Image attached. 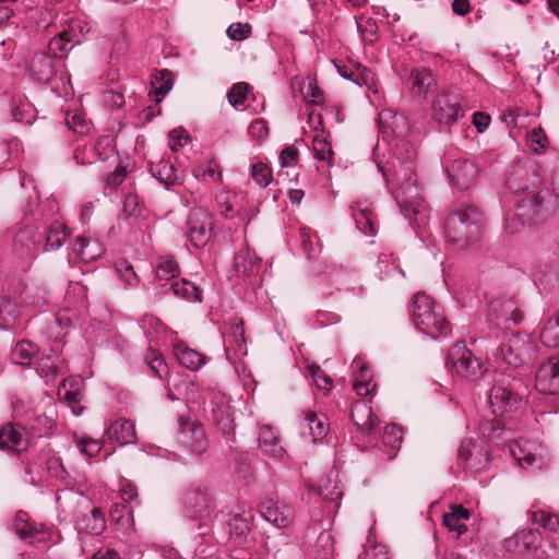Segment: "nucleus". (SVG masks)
I'll return each mask as SVG.
<instances>
[{"instance_id":"f257e3e1","label":"nucleus","mask_w":559,"mask_h":559,"mask_svg":"<svg viewBox=\"0 0 559 559\" xmlns=\"http://www.w3.org/2000/svg\"><path fill=\"white\" fill-rule=\"evenodd\" d=\"M483 218L476 207L464 206L450 215L444 225L449 243L456 249H465L480 237Z\"/></svg>"},{"instance_id":"f03ea898","label":"nucleus","mask_w":559,"mask_h":559,"mask_svg":"<svg viewBox=\"0 0 559 559\" xmlns=\"http://www.w3.org/2000/svg\"><path fill=\"white\" fill-rule=\"evenodd\" d=\"M412 317L416 329L432 338L447 335L449 332V323L441 306L425 294L414 296Z\"/></svg>"},{"instance_id":"7ed1b4c3","label":"nucleus","mask_w":559,"mask_h":559,"mask_svg":"<svg viewBox=\"0 0 559 559\" xmlns=\"http://www.w3.org/2000/svg\"><path fill=\"white\" fill-rule=\"evenodd\" d=\"M175 439L179 447L198 456L204 454L209 449V440L204 427L194 417H178Z\"/></svg>"},{"instance_id":"20e7f679","label":"nucleus","mask_w":559,"mask_h":559,"mask_svg":"<svg viewBox=\"0 0 559 559\" xmlns=\"http://www.w3.org/2000/svg\"><path fill=\"white\" fill-rule=\"evenodd\" d=\"M445 364L452 373L468 380L477 379L483 374V364L472 354L464 342H457L452 346Z\"/></svg>"},{"instance_id":"39448f33","label":"nucleus","mask_w":559,"mask_h":559,"mask_svg":"<svg viewBox=\"0 0 559 559\" xmlns=\"http://www.w3.org/2000/svg\"><path fill=\"white\" fill-rule=\"evenodd\" d=\"M536 344L525 334H514L501 346L502 360L512 367H522L536 357Z\"/></svg>"},{"instance_id":"423d86ee","label":"nucleus","mask_w":559,"mask_h":559,"mask_svg":"<svg viewBox=\"0 0 559 559\" xmlns=\"http://www.w3.org/2000/svg\"><path fill=\"white\" fill-rule=\"evenodd\" d=\"M460 464L472 472H484L489 468L491 459L490 450L480 439H465L459 449Z\"/></svg>"},{"instance_id":"0eeeda50","label":"nucleus","mask_w":559,"mask_h":559,"mask_svg":"<svg viewBox=\"0 0 559 559\" xmlns=\"http://www.w3.org/2000/svg\"><path fill=\"white\" fill-rule=\"evenodd\" d=\"M262 519L276 528H287L295 520L294 508L277 497L266 498L259 508Z\"/></svg>"},{"instance_id":"6e6552de","label":"nucleus","mask_w":559,"mask_h":559,"mask_svg":"<svg viewBox=\"0 0 559 559\" xmlns=\"http://www.w3.org/2000/svg\"><path fill=\"white\" fill-rule=\"evenodd\" d=\"M510 452L522 467L536 466L542 469L549 464L548 452L542 444L534 441H515L511 444Z\"/></svg>"},{"instance_id":"1a4fd4ad","label":"nucleus","mask_w":559,"mask_h":559,"mask_svg":"<svg viewBox=\"0 0 559 559\" xmlns=\"http://www.w3.org/2000/svg\"><path fill=\"white\" fill-rule=\"evenodd\" d=\"M213 217L203 207H193L187 219V230L194 247H204L211 238Z\"/></svg>"},{"instance_id":"9d476101","label":"nucleus","mask_w":559,"mask_h":559,"mask_svg":"<svg viewBox=\"0 0 559 559\" xmlns=\"http://www.w3.org/2000/svg\"><path fill=\"white\" fill-rule=\"evenodd\" d=\"M15 534L27 544L46 542L50 537L48 527L43 523H36L24 511H19L13 521Z\"/></svg>"},{"instance_id":"9b49d317","label":"nucleus","mask_w":559,"mask_h":559,"mask_svg":"<svg viewBox=\"0 0 559 559\" xmlns=\"http://www.w3.org/2000/svg\"><path fill=\"white\" fill-rule=\"evenodd\" d=\"M182 508L187 518L204 520L210 515L211 498L205 489L195 487L182 495Z\"/></svg>"},{"instance_id":"f8f14e48","label":"nucleus","mask_w":559,"mask_h":559,"mask_svg":"<svg viewBox=\"0 0 559 559\" xmlns=\"http://www.w3.org/2000/svg\"><path fill=\"white\" fill-rule=\"evenodd\" d=\"M521 403L518 394L509 389L496 385L489 394V408L495 419L503 418L516 411Z\"/></svg>"},{"instance_id":"ddd939ff","label":"nucleus","mask_w":559,"mask_h":559,"mask_svg":"<svg viewBox=\"0 0 559 559\" xmlns=\"http://www.w3.org/2000/svg\"><path fill=\"white\" fill-rule=\"evenodd\" d=\"M432 116L440 124L449 126L464 116L455 95L440 94L432 104Z\"/></svg>"},{"instance_id":"4468645a","label":"nucleus","mask_w":559,"mask_h":559,"mask_svg":"<svg viewBox=\"0 0 559 559\" xmlns=\"http://www.w3.org/2000/svg\"><path fill=\"white\" fill-rule=\"evenodd\" d=\"M543 543V536L538 531L522 530L506 540V547H511L519 554L535 555L537 557H546L547 552L539 550Z\"/></svg>"},{"instance_id":"2eb2a0df","label":"nucleus","mask_w":559,"mask_h":559,"mask_svg":"<svg viewBox=\"0 0 559 559\" xmlns=\"http://www.w3.org/2000/svg\"><path fill=\"white\" fill-rule=\"evenodd\" d=\"M535 386L543 394H559V356L549 357L539 366Z\"/></svg>"},{"instance_id":"dca6fc26","label":"nucleus","mask_w":559,"mask_h":559,"mask_svg":"<svg viewBox=\"0 0 559 559\" xmlns=\"http://www.w3.org/2000/svg\"><path fill=\"white\" fill-rule=\"evenodd\" d=\"M27 445V432L23 426L8 423L0 427V450L20 453L26 450Z\"/></svg>"},{"instance_id":"f3484780","label":"nucleus","mask_w":559,"mask_h":559,"mask_svg":"<svg viewBox=\"0 0 559 559\" xmlns=\"http://www.w3.org/2000/svg\"><path fill=\"white\" fill-rule=\"evenodd\" d=\"M437 82L432 73L425 69H414L407 79V86L415 97L426 99L436 88Z\"/></svg>"},{"instance_id":"a211bd4d","label":"nucleus","mask_w":559,"mask_h":559,"mask_svg":"<svg viewBox=\"0 0 559 559\" xmlns=\"http://www.w3.org/2000/svg\"><path fill=\"white\" fill-rule=\"evenodd\" d=\"M350 418L358 429L368 433L378 430L380 426V419L373 414L371 405L366 401L353 403Z\"/></svg>"},{"instance_id":"6ab92c4d","label":"nucleus","mask_w":559,"mask_h":559,"mask_svg":"<svg viewBox=\"0 0 559 559\" xmlns=\"http://www.w3.org/2000/svg\"><path fill=\"white\" fill-rule=\"evenodd\" d=\"M478 169L469 160H455L451 165L450 177L459 189H467L476 181Z\"/></svg>"},{"instance_id":"aec40b11","label":"nucleus","mask_w":559,"mask_h":559,"mask_svg":"<svg viewBox=\"0 0 559 559\" xmlns=\"http://www.w3.org/2000/svg\"><path fill=\"white\" fill-rule=\"evenodd\" d=\"M31 76L39 83H49L56 74V61L48 55L38 53L29 62Z\"/></svg>"},{"instance_id":"412c9836","label":"nucleus","mask_w":559,"mask_h":559,"mask_svg":"<svg viewBox=\"0 0 559 559\" xmlns=\"http://www.w3.org/2000/svg\"><path fill=\"white\" fill-rule=\"evenodd\" d=\"M106 433L110 440L117 441L120 445L132 444L136 441V432L134 424L124 418L115 420Z\"/></svg>"},{"instance_id":"4be33fe9","label":"nucleus","mask_w":559,"mask_h":559,"mask_svg":"<svg viewBox=\"0 0 559 559\" xmlns=\"http://www.w3.org/2000/svg\"><path fill=\"white\" fill-rule=\"evenodd\" d=\"M73 252L84 263H90L102 257L103 245L94 238L79 236L73 245Z\"/></svg>"},{"instance_id":"5701e85b","label":"nucleus","mask_w":559,"mask_h":559,"mask_svg":"<svg viewBox=\"0 0 559 559\" xmlns=\"http://www.w3.org/2000/svg\"><path fill=\"white\" fill-rule=\"evenodd\" d=\"M112 140L110 136H102L97 140L94 147L90 148V154L93 156H87L86 158L81 156V150L78 147L74 151L73 158L79 165L92 164L97 159H107L112 153Z\"/></svg>"},{"instance_id":"b1692460","label":"nucleus","mask_w":559,"mask_h":559,"mask_svg":"<svg viewBox=\"0 0 559 559\" xmlns=\"http://www.w3.org/2000/svg\"><path fill=\"white\" fill-rule=\"evenodd\" d=\"M76 527L91 535H100L106 528L103 511L99 508H93L90 513L83 514L76 520Z\"/></svg>"},{"instance_id":"393cba45","label":"nucleus","mask_w":559,"mask_h":559,"mask_svg":"<svg viewBox=\"0 0 559 559\" xmlns=\"http://www.w3.org/2000/svg\"><path fill=\"white\" fill-rule=\"evenodd\" d=\"M174 354L178 362L191 371H198L204 364L205 357L183 343L176 344Z\"/></svg>"},{"instance_id":"a878e982","label":"nucleus","mask_w":559,"mask_h":559,"mask_svg":"<svg viewBox=\"0 0 559 559\" xmlns=\"http://www.w3.org/2000/svg\"><path fill=\"white\" fill-rule=\"evenodd\" d=\"M469 511L462 504H454L448 513L443 515V524L450 531L456 532L459 535L466 532L465 522L469 519Z\"/></svg>"},{"instance_id":"bb28decb","label":"nucleus","mask_w":559,"mask_h":559,"mask_svg":"<svg viewBox=\"0 0 559 559\" xmlns=\"http://www.w3.org/2000/svg\"><path fill=\"white\" fill-rule=\"evenodd\" d=\"M110 520L117 530L123 534L134 531L133 511L124 503H116L110 510Z\"/></svg>"},{"instance_id":"cd10ccee","label":"nucleus","mask_w":559,"mask_h":559,"mask_svg":"<svg viewBox=\"0 0 559 559\" xmlns=\"http://www.w3.org/2000/svg\"><path fill=\"white\" fill-rule=\"evenodd\" d=\"M380 124L384 132L389 130L393 135H403L407 130L406 118L390 109L380 112Z\"/></svg>"},{"instance_id":"c85d7f7f","label":"nucleus","mask_w":559,"mask_h":559,"mask_svg":"<svg viewBox=\"0 0 559 559\" xmlns=\"http://www.w3.org/2000/svg\"><path fill=\"white\" fill-rule=\"evenodd\" d=\"M80 43V36L71 37L67 36L62 31L60 34L51 38L48 44V56H52L53 58L61 59L67 56L69 50L75 45Z\"/></svg>"},{"instance_id":"c756f323","label":"nucleus","mask_w":559,"mask_h":559,"mask_svg":"<svg viewBox=\"0 0 559 559\" xmlns=\"http://www.w3.org/2000/svg\"><path fill=\"white\" fill-rule=\"evenodd\" d=\"M305 420L307 421L313 443L321 442L329 431L326 417L323 414L308 411L305 413Z\"/></svg>"},{"instance_id":"7c9ffc66","label":"nucleus","mask_w":559,"mask_h":559,"mask_svg":"<svg viewBox=\"0 0 559 559\" xmlns=\"http://www.w3.org/2000/svg\"><path fill=\"white\" fill-rule=\"evenodd\" d=\"M259 447L260 449L274 457L282 456L284 449L281 447L277 438L275 437L270 426H262L259 430Z\"/></svg>"},{"instance_id":"2f4dec72","label":"nucleus","mask_w":559,"mask_h":559,"mask_svg":"<svg viewBox=\"0 0 559 559\" xmlns=\"http://www.w3.org/2000/svg\"><path fill=\"white\" fill-rule=\"evenodd\" d=\"M403 439V430L395 424H390L384 427L383 444L388 460H393L400 449Z\"/></svg>"},{"instance_id":"473e14b6","label":"nucleus","mask_w":559,"mask_h":559,"mask_svg":"<svg viewBox=\"0 0 559 559\" xmlns=\"http://www.w3.org/2000/svg\"><path fill=\"white\" fill-rule=\"evenodd\" d=\"M16 302L7 296H0V328L10 330L19 321Z\"/></svg>"},{"instance_id":"72a5a7b5","label":"nucleus","mask_w":559,"mask_h":559,"mask_svg":"<svg viewBox=\"0 0 559 559\" xmlns=\"http://www.w3.org/2000/svg\"><path fill=\"white\" fill-rule=\"evenodd\" d=\"M38 348L28 341H21L15 344L11 353V360L15 365L23 367L31 366Z\"/></svg>"},{"instance_id":"f704fd0d","label":"nucleus","mask_w":559,"mask_h":559,"mask_svg":"<svg viewBox=\"0 0 559 559\" xmlns=\"http://www.w3.org/2000/svg\"><path fill=\"white\" fill-rule=\"evenodd\" d=\"M353 388L357 395L367 396L376 389V383L367 365L359 366V372L356 376Z\"/></svg>"},{"instance_id":"c9c22d12","label":"nucleus","mask_w":559,"mask_h":559,"mask_svg":"<svg viewBox=\"0 0 559 559\" xmlns=\"http://www.w3.org/2000/svg\"><path fill=\"white\" fill-rule=\"evenodd\" d=\"M152 87L154 99L159 103L173 88L171 72L166 69L158 71L152 81Z\"/></svg>"},{"instance_id":"e433bc0d","label":"nucleus","mask_w":559,"mask_h":559,"mask_svg":"<svg viewBox=\"0 0 559 559\" xmlns=\"http://www.w3.org/2000/svg\"><path fill=\"white\" fill-rule=\"evenodd\" d=\"M68 236L69 231L64 224L52 223L47 230L45 251L60 248Z\"/></svg>"},{"instance_id":"4c0bfd02","label":"nucleus","mask_w":559,"mask_h":559,"mask_svg":"<svg viewBox=\"0 0 559 559\" xmlns=\"http://www.w3.org/2000/svg\"><path fill=\"white\" fill-rule=\"evenodd\" d=\"M81 378H69L63 380L62 386L59 389V395L69 404L74 405L81 401Z\"/></svg>"},{"instance_id":"58836bf2","label":"nucleus","mask_w":559,"mask_h":559,"mask_svg":"<svg viewBox=\"0 0 559 559\" xmlns=\"http://www.w3.org/2000/svg\"><path fill=\"white\" fill-rule=\"evenodd\" d=\"M15 239L19 243L25 246L29 252L36 253L41 237L37 227L25 226L19 231Z\"/></svg>"},{"instance_id":"ea45409f","label":"nucleus","mask_w":559,"mask_h":559,"mask_svg":"<svg viewBox=\"0 0 559 559\" xmlns=\"http://www.w3.org/2000/svg\"><path fill=\"white\" fill-rule=\"evenodd\" d=\"M313 156L316 159L326 162L329 166L333 165L334 153L331 143L321 134L314 135L312 140Z\"/></svg>"},{"instance_id":"a19ab883","label":"nucleus","mask_w":559,"mask_h":559,"mask_svg":"<svg viewBox=\"0 0 559 559\" xmlns=\"http://www.w3.org/2000/svg\"><path fill=\"white\" fill-rule=\"evenodd\" d=\"M115 271L118 277L128 287H135L139 285L140 280L138 274L135 273L133 265L126 259H119L115 262Z\"/></svg>"},{"instance_id":"79ce46f5","label":"nucleus","mask_w":559,"mask_h":559,"mask_svg":"<svg viewBox=\"0 0 559 559\" xmlns=\"http://www.w3.org/2000/svg\"><path fill=\"white\" fill-rule=\"evenodd\" d=\"M250 86L245 82L234 84L227 93L228 103L235 109H243Z\"/></svg>"},{"instance_id":"37998d69","label":"nucleus","mask_w":559,"mask_h":559,"mask_svg":"<svg viewBox=\"0 0 559 559\" xmlns=\"http://www.w3.org/2000/svg\"><path fill=\"white\" fill-rule=\"evenodd\" d=\"M542 343L549 347L556 348L559 346V318L549 320L540 332Z\"/></svg>"},{"instance_id":"c03bdc74","label":"nucleus","mask_w":559,"mask_h":559,"mask_svg":"<svg viewBox=\"0 0 559 559\" xmlns=\"http://www.w3.org/2000/svg\"><path fill=\"white\" fill-rule=\"evenodd\" d=\"M171 290L177 296L187 298L189 300H195L199 302L201 301L200 289L194 284L186 280H182L180 282H174L171 284Z\"/></svg>"},{"instance_id":"a18cd8bd","label":"nucleus","mask_w":559,"mask_h":559,"mask_svg":"<svg viewBox=\"0 0 559 559\" xmlns=\"http://www.w3.org/2000/svg\"><path fill=\"white\" fill-rule=\"evenodd\" d=\"M251 176L254 182L261 187L266 188L273 179V173L269 165L259 162L251 166Z\"/></svg>"},{"instance_id":"49530a36","label":"nucleus","mask_w":559,"mask_h":559,"mask_svg":"<svg viewBox=\"0 0 559 559\" xmlns=\"http://www.w3.org/2000/svg\"><path fill=\"white\" fill-rule=\"evenodd\" d=\"M532 522L534 524L540 525L544 528L559 532V516L548 513L542 510L532 512Z\"/></svg>"},{"instance_id":"de8ad7c7","label":"nucleus","mask_w":559,"mask_h":559,"mask_svg":"<svg viewBox=\"0 0 559 559\" xmlns=\"http://www.w3.org/2000/svg\"><path fill=\"white\" fill-rule=\"evenodd\" d=\"M237 194L229 191L219 192L215 200L219 210V214L225 218L231 217L230 213L234 211L235 203L237 202Z\"/></svg>"},{"instance_id":"09e8293b","label":"nucleus","mask_w":559,"mask_h":559,"mask_svg":"<svg viewBox=\"0 0 559 559\" xmlns=\"http://www.w3.org/2000/svg\"><path fill=\"white\" fill-rule=\"evenodd\" d=\"M156 277L170 280L179 274V266L173 258H163L156 266Z\"/></svg>"},{"instance_id":"8fccbe9b","label":"nucleus","mask_w":559,"mask_h":559,"mask_svg":"<svg viewBox=\"0 0 559 559\" xmlns=\"http://www.w3.org/2000/svg\"><path fill=\"white\" fill-rule=\"evenodd\" d=\"M302 97L310 105H322L324 103V94L314 81L309 80L301 88Z\"/></svg>"},{"instance_id":"3c124183","label":"nucleus","mask_w":559,"mask_h":559,"mask_svg":"<svg viewBox=\"0 0 559 559\" xmlns=\"http://www.w3.org/2000/svg\"><path fill=\"white\" fill-rule=\"evenodd\" d=\"M308 371L311 374L317 389L322 390L325 393L331 391L333 381L329 376L324 373L320 366L310 365L308 367Z\"/></svg>"},{"instance_id":"603ef678","label":"nucleus","mask_w":559,"mask_h":559,"mask_svg":"<svg viewBox=\"0 0 559 559\" xmlns=\"http://www.w3.org/2000/svg\"><path fill=\"white\" fill-rule=\"evenodd\" d=\"M527 143L533 152L540 153L547 148L549 141L542 128H534L527 133Z\"/></svg>"},{"instance_id":"864d4df0","label":"nucleus","mask_w":559,"mask_h":559,"mask_svg":"<svg viewBox=\"0 0 559 559\" xmlns=\"http://www.w3.org/2000/svg\"><path fill=\"white\" fill-rule=\"evenodd\" d=\"M231 337L237 353L247 354L243 321L241 319H235L231 326Z\"/></svg>"},{"instance_id":"5fc2aeb1","label":"nucleus","mask_w":559,"mask_h":559,"mask_svg":"<svg viewBox=\"0 0 559 559\" xmlns=\"http://www.w3.org/2000/svg\"><path fill=\"white\" fill-rule=\"evenodd\" d=\"M76 447L83 454L93 457L100 452L103 448V442L97 439L82 437L76 439Z\"/></svg>"},{"instance_id":"6e6d98bb","label":"nucleus","mask_w":559,"mask_h":559,"mask_svg":"<svg viewBox=\"0 0 559 559\" xmlns=\"http://www.w3.org/2000/svg\"><path fill=\"white\" fill-rule=\"evenodd\" d=\"M64 34L69 37L80 36V40L84 37L85 33L90 32L88 23L80 19H71L64 22L63 29Z\"/></svg>"},{"instance_id":"4d7b16f0","label":"nucleus","mask_w":559,"mask_h":559,"mask_svg":"<svg viewBox=\"0 0 559 559\" xmlns=\"http://www.w3.org/2000/svg\"><path fill=\"white\" fill-rule=\"evenodd\" d=\"M357 228L366 236L374 235L371 213L365 209L359 211V215L354 214Z\"/></svg>"},{"instance_id":"13d9d810","label":"nucleus","mask_w":559,"mask_h":559,"mask_svg":"<svg viewBox=\"0 0 559 559\" xmlns=\"http://www.w3.org/2000/svg\"><path fill=\"white\" fill-rule=\"evenodd\" d=\"M154 171L159 181L165 185H171L177 180L173 166L168 162L158 163Z\"/></svg>"},{"instance_id":"bf43d9fd","label":"nucleus","mask_w":559,"mask_h":559,"mask_svg":"<svg viewBox=\"0 0 559 559\" xmlns=\"http://www.w3.org/2000/svg\"><path fill=\"white\" fill-rule=\"evenodd\" d=\"M189 139V135L183 129H174L168 135V146L171 151L177 152L183 147Z\"/></svg>"},{"instance_id":"052dcab7","label":"nucleus","mask_w":559,"mask_h":559,"mask_svg":"<svg viewBox=\"0 0 559 559\" xmlns=\"http://www.w3.org/2000/svg\"><path fill=\"white\" fill-rule=\"evenodd\" d=\"M249 134L257 141H263L269 135V127L264 119H255L249 126Z\"/></svg>"},{"instance_id":"680f3d73","label":"nucleus","mask_w":559,"mask_h":559,"mask_svg":"<svg viewBox=\"0 0 559 559\" xmlns=\"http://www.w3.org/2000/svg\"><path fill=\"white\" fill-rule=\"evenodd\" d=\"M251 34V27L249 24L233 23L227 28V35L233 40H243Z\"/></svg>"},{"instance_id":"e2e57ef3","label":"nucleus","mask_w":559,"mask_h":559,"mask_svg":"<svg viewBox=\"0 0 559 559\" xmlns=\"http://www.w3.org/2000/svg\"><path fill=\"white\" fill-rule=\"evenodd\" d=\"M146 359L148 360L150 367L154 374L162 379L163 376L167 372V365L164 358L157 354L156 352H152Z\"/></svg>"},{"instance_id":"0e129e2a","label":"nucleus","mask_w":559,"mask_h":559,"mask_svg":"<svg viewBox=\"0 0 559 559\" xmlns=\"http://www.w3.org/2000/svg\"><path fill=\"white\" fill-rule=\"evenodd\" d=\"M197 178H201L203 180H211L213 182L219 181L222 178V175L218 170V166L214 162H210L206 166L200 168L198 170V174L195 175Z\"/></svg>"},{"instance_id":"69168bd1","label":"nucleus","mask_w":559,"mask_h":559,"mask_svg":"<svg viewBox=\"0 0 559 559\" xmlns=\"http://www.w3.org/2000/svg\"><path fill=\"white\" fill-rule=\"evenodd\" d=\"M298 156L299 153L296 147L292 145L286 146L280 154L281 167L285 168L295 166L297 164Z\"/></svg>"},{"instance_id":"338daca9","label":"nucleus","mask_w":559,"mask_h":559,"mask_svg":"<svg viewBox=\"0 0 559 559\" xmlns=\"http://www.w3.org/2000/svg\"><path fill=\"white\" fill-rule=\"evenodd\" d=\"M39 372L48 382L49 380H53L59 373V367L53 362H50V357L41 358L39 362Z\"/></svg>"},{"instance_id":"774afa93","label":"nucleus","mask_w":559,"mask_h":559,"mask_svg":"<svg viewBox=\"0 0 559 559\" xmlns=\"http://www.w3.org/2000/svg\"><path fill=\"white\" fill-rule=\"evenodd\" d=\"M127 177V170L121 165L117 166L115 170L107 177V185L111 188L119 187Z\"/></svg>"}]
</instances>
